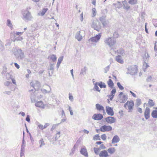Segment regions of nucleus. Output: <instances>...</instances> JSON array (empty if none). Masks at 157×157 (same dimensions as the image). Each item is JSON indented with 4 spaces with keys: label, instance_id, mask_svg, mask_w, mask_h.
<instances>
[{
    "label": "nucleus",
    "instance_id": "4be33fe9",
    "mask_svg": "<svg viewBox=\"0 0 157 157\" xmlns=\"http://www.w3.org/2000/svg\"><path fill=\"white\" fill-rule=\"evenodd\" d=\"M134 105V103L133 101H129L128 104V107L129 110L132 109Z\"/></svg>",
    "mask_w": 157,
    "mask_h": 157
},
{
    "label": "nucleus",
    "instance_id": "3c124183",
    "mask_svg": "<svg viewBox=\"0 0 157 157\" xmlns=\"http://www.w3.org/2000/svg\"><path fill=\"white\" fill-rule=\"evenodd\" d=\"M101 138L103 140L106 139V136L105 134H103L101 136Z\"/></svg>",
    "mask_w": 157,
    "mask_h": 157
},
{
    "label": "nucleus",
    "instance_id": "f257e3e1",
    "mask_svg": "<svg viewBox=\"0 0 157 157\" xmlns=\"http://www.w3.org/2000/svg\"><path fill=\"white\" fill-rule=\"evenodd\" d=\"M104 42L105 44L112 49L116 43V40L113 37H109L105 39Z\"/></svg>",
    "mask_w": 157,
    "mask_h": 157
},
{
    "label": "nucleus",
    "instance_id": "603ef678",
    "mask_svg": "<svg viewBox=\"0 0 157 157\" xmlns=\"http://www.w3.org/2000/svg\"><path fill=\"white\" fill-rule=\"evenodd\" d=\"M101 22L104 26H105L107 24V21L106 19Z\"/></svg>",
    "mask_w": 157,
    "mask_h": 157
},
{
    "label": "nucleus",
    "instance_id": "5fc2aeb1",
    "mask_svg": "<svg viewBox=\"0 0 157 157\" xmlns=\"http://www.w3.org/2000/svg\"><path fill=\"white\" fill-rule=\"evenodd\" d=\"M116 92V90L115 89H113L111 92V94L112 95H114Z\"/></svg>",
    "mask_w": 157,
    "mask_h": 157
},
{
    "label": "nucleus",
    "instance_id": "f704fd0d",
    "mask_svg": "<svg viewBox=\"0 0 157 157\" xmlns=\"http://www.w3.org/2000/svg\"><path fill=\"white\" fill-rule=\"evenodd\" d=\"M94 84V88L97 91L100 92V90H99V88L98 86V82H96Z\"/></svg>",
    "mask_w": 157,
    "mask_h": 157
},
{
    "label": "nucleus",
    "instance_id": "a18cd8bd",
    "mask_svg": "<svg viewBox=\"0 0 157 157\" xmlns=\"http://www.w3.org/2000/svg\"><path fill=\"white\" fill-rule=\"evenodd\" d=\"M54 63H50L49 64V68L48 69V70H53L54 69Z\"/></svg>",
    "mask_w": 157,
    "mask_h": 157
},
{
    "label": "nucleus",
    "instance_id": "20e7f679",
    "mask_svg": "<svg viewBox=\"0 0 157 157\" xmlns=\"http://www.w3.org/2000/svg\"><path fill=\"white\" fill-rule=\"evenodd\" d=\"M119 101L121 103H124L128 99L127 94H123L122 92H121L118 95Z\"/></svg>",
    "mask_w": 157,
    "mask_h": 157
},
{
    "label": "nucleus",
    "instance_id": "72a5a7b5",
    "mask_svg": "<svg viewBox=\"0 0 157 157\" xmlns=\"http://www.w3.org/2000/svg\"><path fill=\"white\" fill-rule=\"evenodd\" d=\"M137 0H129L128 3L131 5H134L137 3Z\"/></svg>",
    "mask_w": 157,
    "mask_h": 157
},
{
    "label": "nucleus",
    "instance_id": "7ed1b4c3",
    "mask_svg": "<svg viewBox=\"0 0 157 157\" xmlns=\"http://www.w3.org/2000/svg\"><path fill=\"white\" fill-rule=\"evenodd\" d=\"M92 27L98 32L100 30L101 26L100 22L97 20H93L91 25Z\"/></svg>",
    "mask_w": 157,
    "mask_h": 157
},
{
    "label": "nucleus",
    "instance_id": "bb28decb",
    "mask_svg": "<svg viewBox=\"0 0 157 157\" xmlns=\"http://www.w3.org/2000/svg\"><path fill=\"white\" fill-rule=\"evenodd\" d=\"M25 146H24V145H21L20 154L21 157H22L24 155L25 152Z\"/></svg>",
    "mask_w": 157,
    "mask_h": 157
},
{
    "label": "nucleus",
    "instance_id": "39448f33",
    "mask_svg": "<svg viewBox=\"0 0 157 157\" xmlns=\"http://www.w3.org/2000/svg\"><path fill=\"white\" fill-rule=\"evenodd\" d=\"M23 16L24 19L28 21H31L33 18L31 13L27 10H25L24 12Z\"/></svg>",
    "mask_w": 157,
    "mask_h": 157
},
{
    "label": "nucleus",
    "instance_id": "9d476101",
    "mask_svg": "<svg viewBox=\"0 0 157 157\" xmlns=\"http://www.w3.org/2000/svg\"><path fill=\"white\" fill-rule=\"evenodd\" d=\"M150 109L147 107L144 113V116L146 119H148L150 117Z\"/></svg>",
    "mask_w": 157,
    "mask_h": 157
},
{
    "label": "nucleus",
    "instance_id": "4c0bfd02",
    "mask_svg": "<svg viewBox=\"0 0 157 157\" xmlns=\"http://www.w3.org/2000/svg\"><path fill=\"white\" fill-rule=\"evenodd\" d=\"M7 25L11 28H12L13 26L11 21L10 19H8L7 20Z\"/></svg>",
    "mask_w": 157,
    "mask_h": 157
},
{
    "label": "nucleus",
    "instance_id": "a878e982",
    "mask_svg": "<svg viewBox=\"0 0 157 157\" xmlns=\"http://www.w3.org/2000/svg\"><path fill=\"white\" fill-rule=\"evenodd\" d=\"M39 144H40L39 147L40 148L42 147L43 146L45 145V143L43 139L41 138L39 140Z\"/></svg>",
    "mask_w": 157,
    "mask_h": 157
},
{
    "label": "nucleus",
    "instance_id": "5701e85b",
    "mask_svg": "<svg viewBox=\"0 0 157 157\" xmlns=\"http://www.w3.org/2000/svg\"><path fill=\"white\" fill-rule=\"evenodd\" d=\"M48 9L47 8H44L41 11L40 13H38L39 16L41 15L43 16L46 11L48 10Z\"/></svg>",
    "mask_w": 157,
    "mask_h": 157
},
{
    "label": "nucleus",
    "instance_id": "8fccbe9b",
    "mask_svg": "<svg viewBox=\"0 0 157 157\" xmlns=\"http://www.w3.org/2000/svg\"><path fill=\"white\" fill-rule=\"evenodd\" d=\"M23 40V38L22 37H17L14 40V41H20Z\"/></svg>",
    "mask_w": 157,
    "mask_h": 157
},
{
    "label": "nucleus",
    "instance_id": "c03bdc74",
    "mask_svg": "<svg viewBox=\"0 0 157 157\" xmlns=\"http://www.w3.org/2000/svg\"><path fill=\"white\" fill-rule=\"evenodd\" d=\"M6 77L8 80H9L11 78V75L10 73H7L6 75Z\"/></svg>",
    "mask_w": 157,
    "mask_h": 157
},
{
    "label": "nucleus",
    "instance_id": "de8ad7c7",
    "mask_svg": "<svg viewBox=\"0 0 157 157\" xmlns=\"http://www.w3.org/2000/svg\"><path fill=\"white\" fill-rule=\"evenodd\" d=\"M96 10L95 8H93L92 9L93 17H94L96 15Z\"/></svg>",
    "mask_w": 157,
    "mask_h": 157
},
{
    "label": "nucleus",
    "instance_id": "bf43d9fd",
    "mask_svg": "<svg viewBox=\"0 0 157 157\" xmlns=\"http://www.w3.org/2000/svg\"><path fill=\"white\" fill-rule=\"evenodd\" d=\"M38 127H39V128L42 129V130H43V129H44V126L43 125H42V124H39L38 125Z\"/></svg>",
    "mask_w": 157,
    "mask_h": 157
},
{
    "label": "nucleus",
    "instance_id": "69168bd1",
    "mask_svg": "<svg viewBox=\"0 0 157 157\" xmlns=\"http://www.w3.org/2000/svg\"><path fill=\"white\" fill-rule=\"evenodd\" d=\"M99 148H100V149H105V147L104 146V144H102L100 146V147Z\"/></svg>",
    "mask_w": 157,
    "mask_h": 157
},
{
    "label": "nucleus",
    "instance_id": "2eb2a0df",
    "mask_svg": "<svg viewBox=\"0 0 157 157\" xmlns=\"http://www.w3.org/2000/svg\"><path fill=\"white\" fill-rule=\"evenodd\" d=\"M44 86L47 89H42V92L43 93H47L50 92L51 90V88L50 86L47 85H45Z\"/></svg>",
    "mask_w": 157,
    "mask_h": 157
},
{
    "label": "nucleus",
    "instance_id": "0eeeda50",
    "mask_svg": "<svg viewBox=\"0 0 157 157\" xmlns=\"http://www.w3.org/2000/svg\"><path fill=\"white\" fill-rule=\"evenodd\" d=\"M30 85L36 90H38L41 86L40 82L37 81H33L30 83Z\"/></svg>",
    "mask_w": 157,
    "mask_h": 157
},
{
    "label": "nucleus",
    "instance_id": "338daca9",
    "mask_svg": "<svg viewBox=\"0 0 157 157\" xmlns=\"http://www.w3.org/2000/svg\"><path fill=\"white\" fill-rule=\"evenodd\" d=\"M114 95H109V98H110V99L111 101H112Z\"/></svg>",
    "mask_w": 157,
    "mask_h": 157
},
{
    "label": "nucleus",
    "instance_id": "412c9836",
    "mask_svg": "<svg viewBox=\"0 0 157 157\" xmlns=\"http://www.w3.org/2000/svg\"><path fill=\"white\" fill-rule=\"evenodd\" d=\"M48 59L50 60H51L53 62H54L56 61L57 57L56 55L52 54L49 56L48 57Z\"/></svg>",
    "mask_w": 157,
    "mask_h": 157
},
{
    "label": "nucleus",
    "instance_id": "9b49d317",
    "mask_svg": "<svg viewBox=\"0 0 157 157\" xmlns=\"http://www.w3.org/2000/svg\"><path fill=\"white\" fill-rule=\"evenodd\" d=\"M106 121L109 124H112L114 123L116 119L112 117H108L105 119Z\"/></svg>",
    "mask_w": 157,
    "mask_h": 157
},
{
    "label": "nucleus",
    "instance_id": "a211bd4d",
    "mask_svg": "<svg viewBox=\"0 0 157 157\" xmlns=\"http://www.w3.org/2000/svg\"><path fill=\"white\" fill-rule=\"evenodd\" d=\"M80 31L77 32L75 36V38L78 41H81L82 37V36L80 35Z\"/></svg>",
    "mask_w": 157,
    "mask_h": 157
},
{
    "label": "nucleus",
    "instance_id": "4d7b16f0",
    "mask_svg": "<svg viewBox=\"0 0 157 157\" xmlns=\"http://www.w3.org/2000/svg\"><path fill=\"white\" fill-rule=\"evenodd\" d=\"M113 36L114 37L117 38L118 37V35L117 32H115L113 33Z\"/></svg>",
    "mask_w": 157,
    "mask_h": 157
},
{
    "label": "nucleus",
    "instance_id": "ea45409f",
    "mask_svg": "<svg viewBox=\"0 0 157 157\" xmlns=\"http://www.w3.org/2000/svg\"><path fill=\"white\" fill-rule=\"evenodd\" d=\"M60 132H59L56 134V137L55 138V140H57L60 136Z\"/></svg>",
    "mask_w": 157,
    "mask_h": 157
},
{
    "label": "nucleus",
    "instance_id": "e2e57ef3",
    "mask_svg": "<svg viewBox=\"0 0 157 157\" xmlns=\"http://www.w3.org/2000/svg\"><path fill=\"white\" fill-rule=\"evenodd\" d=\"M147 23H145V31L146 33H148V31L147 29Z\"/></svg>",
    "mask_w": 157,
    "mask_h": 157
},
{
    "label": "nucleus",
    "instance_id": "473e14b6",
    "mask_svg": "<svg viewBox=\"0 0 157 157\" xmlns=\"http://www.w3.org/2000/svg\"><path fill=\"white\" fill-rule=\"evenodd\" d=\"M35 95L34 93L33 94H31L30 95V99H31V102L33 103L35 101Z\"/></svg>",
    "mask_w": 157,
    "mask_h": 157
},
{
    "label": "nucleus",
    "instance_id": "4468645a",
    "mask_svg": "<svg viewBox=\"0 0 157 157\" xmlns=\"http://www.w3.org/2000/svg\"><path fill=\"white\" fill-rule=\"evenodd\" d=\"M120 141L119 137L117 135H115L112 140L111 143L112 144H114Z\"/></svg>",
    "mask_w": 157,
    "mask_h": 157
},
{
    "label": "nucleus",
    "instance_id": "6ab92c4d",
    "mask_svg": "<svg viewBox=\"0 0 157 157\" xmlns=\"http://www.w3.org/2000/svg\"><path fill=\"white\" fill-rule=\"evenodd\" d=\"M35 105L36 106L38 107H41L43 108H44L43 102L41 101H39L36 102L35 104Z\"/></svg>",
    "mask_w": 157,
    "mask_h": 157
},
{
    "label": "nucleus",
    "instance_id": "1a4fd4ad",
    "mask_svg": "<svg viewBox=\"0 0 157 157\" xmlns=\"http://www.w3.org/2000/svg\"><path fill=\"white\" fill-rule=\"evenodd\" d=\"M112 128L110 126H107L105 125L102 126L100 128V131L104 132L109 131L112 130Z\"/></svg>",
    "mask_w": 157,
    "mask_h": 157
},
{
    "label": "nucleus",
    "instance_id": "b1692460",
    "mask_svg": "<svg viewBox=\"0 0 157 157\" xmlns=\"http://www.w3.org/2000/svg\"><path fill=\"white\" fill-rule=\"evenodd\" d=\"M108 85L109 87L113 88L114 83L113 82L112 80L110 79L107 82Z\"/></svg>",
    "mask_w": 157,
    "mask_h": 157
},
{
    "label": "nucleus",
    "instance_id": "49530a36",
    "mask_svg": "<svg viewBox=\"0 0 157 157\" xmlns=\"http://www.w3.org/2000/svg\"><path fill=\"white\" fill-rule=\"evenodd\" d=\"M63 56H60L58 59V62L61 63L62 61L63 60Z\"/></svg>",
    "mask_w": 157,
    "mask_h": 157
},
{
    "label": "nucleus",
    "instance_id": "680f3d73",
    "mask_svg": "<svg viewBox=\"0 0 157 157\" xmlns=\"http://www.w3.org/2000/svg\"><path fill=\"white\" fill-rule=\"evenodd\" d=\"M137 110L140 113H142V109L141 108H140L139 107L137 108Z\"/></svg>",
    "mask_w": 157,
    "mask_h": 157
},
{
    "label": "nucleus",
    "instance_id": "052dcab7",
    "mask_svg": "<svg viewBox=\"0 0 157 157\" xmlns=\"http://www.w3.org/2000/svg\"><path fill=\"white\" fill-rule=\"evenodd\" d=\"M124 8L127 9V10H129L130 9V6H128L127 5H126L123 6Z\"/></svg>",
    "mask_w": 157,
    "mask_h": 157
},
{
    "label": "nucleus",
    "instance_id": "423d86ee",
    "mask_svg": "<svg viewBox=\"0 0 157 157\" xmlns=\"http://www.w3.org/2000/svg\"><path fill=\"white\" fill-rule=\"evenodd\" d=\"M15 55L18 59H22L25 58V55L24 52L21 49L17 50Z\"/></svg>",
    "mask_w": 157,
    "mask_h": 157
},
{
    "label": "nucleus",
    "instance_id": "58836bf2",
    "mask_svg": "<svg viewBox=\"0 0 157 157\" xmlns=\"http://www.w3.org/2000/svg\"><path fill=\"white\" fill-rule=\"evenodd\" d=\"M148 104L151 107L153 106L154 105V103L152 100L149 99L148 101Z\"/></svg>",
    "mask_w": 157,
    "mask_h": 157
},
{
    "label": "nucleus",
    "instance_id": "f3484780",
    "mask_svg": "<svg viewBox=\"0 0 157 157\" xmlns=\"http://www.w3.org/2000/svg\"><path fill=\"white\" fill-rule=\"evenodd\" d=\"M100 157H107L109 155L106 150H103L101 151L99 154Z\"/></svg>",
    "mask_w": 157,
    "mask_h": 157
},
{
    "label": "nucleus",
    "instance_id": "f8f14e48",
    "mask_svg": "<svg viewBox=\"0 0 157 157\" xmlns=\"http://www.w3.org/2000/svg\"><path fill=\"white\" fill-rule=\"evenodd\" d=\"M106 111L108 115L112 116L114 115V112L113 109L109 106L106 107Z\"/></svg>",
    "mask_w": 157,
    "mask_h": 157
},
{
    "label": "nucleus",
    "instance_id": "c9c22d12",
    "mask_svg": "<svg viewBox=\"0 0 157 157\" xmlns=\"http://www.w3.org/2000/svg\"><path fill=\"white\" fill-rule=\"evenodd\" d=\"M141 104V100L140 99H138L136 100V105L137 107L139 106Z\"/></svg>",
    "mask_w": 157,
    "mask_h": 157
},
{
    "label": "nucleus",
    "instance_id": "f03ea898",
    "mask_svg": "<svg viewBox=\"0 0 157 157\" xmlns=\"http://www.w3.org/2000/svg\"><path fill=\"white\" fill-rule=\"evenodd\" d=\"M127 74L132 75H135L137 71V68L136 65L130 66L127 68Z\"/></svg>",
    "mask_w": 157,
    "mask_h": 157
},
{
    "label": "nucleus",
    "instance_id": "c85d7f7f",
    "mask_svg": "<svg viewBox=\"0 0 157 157\" xmlns=\"http://www.w3.org/2000/svg\"><path fill=\"white\" fill-rule=\"evenodd\" d=\"M115 149L114 147H111L109 148L107 151L110 154H113L115 151Z\"/></svg>",
    "mask_w": 157,
    "mask_h": 157
},
{
    "label": "nucleus",
    "instance_id": "0e129e2a",
    "mask_svg": "<svg viewBox=\"0 0 157 157\" xmlns=\"http://www.w3.org/2000/svg\"><path fill=\"white\" fill-rule=\"evenodd\" d=\"M10 84H11V83L9 81H7L4 83V85L6 86H8L10 85Z\"/></svg>",
    "mask_w": 157,
    "mask_h": 157
},
{
    "label": "nucleus",
    "instance_id": "864d4df0",
    "mask_svg": "<svg viewBox=\"0 0 157 157\" xmlns=\"http://www.w3.org/2000/svg\"><path fill=\"white\" fill-rule=\"evenodd\" d=\"M105 17L104 16H102L100 17L99 20L101 22L105 19Z\"/></svg>",
    "mask_w": 157,
    "mask_h": 157
},
{
    "label": "nucleus",
    "instance_id": "ddd939ff",
    "mask_svg": "<svg viewBox=\"0 0 157 157\" xmlns=\"http://www.w3.org/2000/svg\"><path fill=\"white\" fill-rule=\"evenodd\" d=\"M93 119L95 120H98L102 119L103 118L102 115L100 114H94L93 116Z\"/></svg>",
    "mask_w": 157,
    "mask_h": 157
},
{
    "label": "nucleus",
    "instance_id": "393cba45",
    "mask_svg": "<svg viewBox=\"0 0 157 157\" xmlns=\"http://www.w3.org/2000/svg\"><path fill=\"white\" fill-rule=\"evenodd\" d=\"M116 59L117 62L121 63H123L124 62L123 60L121 59V56L119 55L116 57Z\"/></svg>",
    "mask_w": 157,
    "mask_h": 157
},
{
    "label": "nucleus",
    "instance_id": "7c9ffc66",
    "mask_svg": "<svg viewBox=\"0 0 157 157\" xmlns=\"http://www.w3.org/2000/svg\"><path fill=\"white\" fill-rule=\"evenodd\" d=\"M151 116L154 118H156L157 117V110H153L151 114Z\"/></svg>",
    "mask_w": 157,
    "mask_h": 157
},
{
    "label": "nucleus",
    "instance_id": "774afa93",
    "mask_svg": "<svg viewBox=\"0 0 157 157\" xmlns=\"http://www.w3.org/2000/svg\"><path fill=\"white\" fill-rule=\"evenodd\" d=\"M14 65L15 67L17 68V69H18L19 68L20 66L17 63H14Z\"/></svg>",
    "mask_w": 157,
    "mask_h": 157
},
{
    "label": "nucleus",
    "instance_id": "2f4dec72",
    "mask_svg": "<svg viewBox=\"0 0 157 157\" xmlns=\"http://www.w3.org/2000/svg\"><path fill=\"white\" fill-rule=\"evenodd\" d=\"M94 151L96 155L99 154V152L100 151V148L94 147Z\"/></svg>",
    "mask_w": 157,
    "mask_h": 157
},
{
    "label": "nucleus",
    "instance_id": "a19ab883",
    "mask_svg": "<svg viewBox=\"0 0 157 157\" xmlns=\"http://www.w3.org/2000/svg\"><path fill=\"white\" fill-rule=\"evenodd\" d=\"M99 134H97L95 135L93 137V139L94 140H100V139L99 138Z\"/></svg>",
    "mask_w": 157,
    "mask_h": 157
},
{
    "label": "nucleus",
    "instance_id": "aec40b11",
    "mask_svg": "<svg viewBox=\"0 0 157 157\" xmlns=\"http://www.w3.org/2000/svg\"><path fill=\"white\" fill-rule=\"evenodd\" d=\"M80 152L81 154L83 155L86 157L88 156V154L87 151V150L85 148H82L81 149Z\"/></svg>",
    "mask_w": 157,
    "mask_h": 157
},
{
    "label": "nucleus",
    "instance_id": "6e6d98bb",
    "mask_svg": "<svg viewBox=\"0 0 157 157\" xmlns=\"http://www.w3.org/2000/svg\"><path fill=\"white\" fill-rule=\"evenodd\" d=\"M69 98L71 101H73V97L72 95H70V93L69 94Z\"/></svg>",
    "mask_w": 157,
    "mask_h": 157
},
{
    "label": "nucleus",
    "instance_id": "79ce46f5",
    "mask_svg": "<svg viewBox=\"0 0 157 157\" xmlns=\"http://www.w3.org/2000/svg\"><path fill=\"white\" fill-rule=\"evenodd\" d=\"M117 85L119 89L121 90H123L124 89L123 87L121 85L120 83L119 82L117 83Z\"/></svg>",
    "mask_w": 157,
    "mask_h": 157
},
{
    "label": "nucleus",
    "instance_id": "c756f323",
    "mask_svg": "<svg viewBox=\"0 0 157 157\" xmlns=\"http://www.w3.org/2000/svg\"><path fill=\"white\" fill-rule=\"evenodd\" d=\"M118 53L121 55L123 56L125 55L124 50L122 48H121L117 50Z\"/></svg>",
    "mask_w": 157,
    "mask_h": 157
},
{
    "label": "nucleus",
    "instance_id": "6e6552de",
    "mask_svg": "<svg viewBox=\"0 0 157 157\" xmlns=\"http://www.w3.org/2000/svg\"><path fill=\"white\" fill-rule=\"evenodd\" d=\"M101 36V33H99L98 35H96L95 36L90 38L88 40V41L90 42L91 41L93 43H97L99 40Z\"/></svg>",
    "mask_w": 157,
    "mask_h": 157
},
{
    "label": "nucleus",
    "instance_id": "e433bc0d",
    "mask_svg": "<svg viewBox=\"0 0 157 157\" xmlns=\"http://www.w3.org/2000/svg\"><path fill=\"white\" fill-rule=\"evenodd\" d=\"M7 68L6 67H3V68L2 71V75H4L7 72Z\"/></svg>",
    "mask_w": 157,
    "mask_h": 157
},
{
    "label": "nucleus",
    "instance_id": "13d9d810",
    "mask_svg": "<svg viewBox=\"0 0 157 157\" xmlns=\"http://www.w3.org/2000/svg\"><path fill=\"white\" fill-rule=\"evenodd\" d=\"M25 120L26 121L29 122H30V119L29 116V115H28L26 118Z\"/></svg>",
    "mask_w": 157,
    "mask_h": 157
},
{
    "label": "nucleus",
    "instance_id": "dca6fc26",
    "mask_svg": "<svg viewBox=\"0 0 157 157\" xmlns=\"http://www.w3.org/2000/svg\"><path fill=\"white\" fill-rule=\"evenodd\" d=\"M95 106L96 109H97V110L100 111L102 110L103 113H105L104 107L103 106L99 104H97L95 105Z\"/></svg>",
    "mask_w": 157,
    "mask_h": 157
},
{
    "label": "nucleus",
    "instance_id": "09e8293b",
    "mask_svg": "<svg viewBox=\"0 0 157 157\" xmlns=\"http://www.w3.org/2000/svg\"><path fill=\"white\" fill-rule=\"evenodd\" d=\"M109 66H108L104 68V72L106 73L109 71Z\"/></svg>",
    "mask_w": 157,
    "mask_h": 157
},
{
    "label": "nucleus",
    "instance_id": "37998d69",
    "mask_svg": "<svg viewBox=\"0 0 157 157\" xmlns=\"http://www.w3.org/2000/svg\"><path fill=\"white\" fill-rule=\"evenodd\" d=\"M5 49L4 47L3 44L2 43H0V50L1 51H2Z\"/></svg>",
    "mask_w": 157,
    "mask_h": 157
},
{
    "label": "nucleus",
    "instance_id": "cd10ccee",
    "mask_svg": "<svg viewBox=\"0 0 157 157\" xmlns=\"http://www.w3.org/2000/svg\"><path fill=\"white\" fill-rule=\"evenodd\" d=\"M98 85L101 88H105L106 87V85L105 84L102 82H100L99 83H98Z\"/></svg>",
    "mask_w": 157,
    "mask_h": 157
}]
</instances>
